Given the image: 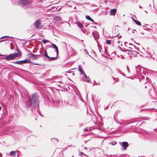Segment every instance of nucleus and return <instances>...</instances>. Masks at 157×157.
<instances>
[{
	"mask_svg": "<svg viewBox=\"0 0 157 157\" xmlns=\"http://www.w3.org/2000/svg\"><path fill=\"white\" fill-rule=\"evenodd\" d=\"M39 97L36 94H32L30 97L29 100L26 103L28 107H36L38 106Z\"/></svg>",
	"mask_w": 157,
	"mask_h": 157,
	"instance_id": "1",
	"label": "nucleus"
},
{
	"mask_svg": "<svg viewBox=\"0 0 157 157\" xmlns=\"http://www.w3.org/2000/svg\"><path fill=\"white\" fill-rule=\"evenodd\" d=\"M125 52L131 58L136 57L139 55L137 52L131 50H126Z\"/></svg>",
	"mask_w": 157,
	"mask_h": 157,
	"instance_id": "2",
	"label": "nucleus"
},
{
	"mask_svg": "<svg viewBox=\"0 0 157 157\" xmlns=\"http://www.w3.org/2000/svg\"><path fill=\"white\" fill-rule=\"evenodd\" d=\"M41 21L40 19L37 20L34 23V25L35 28L40 29L42 28L43 25L41 24Z\"/></svg>",
	"mask_w": 157,
	"mask_h": 157,
	"instance_id": "3",
	"label": "nucleus"
},
{
	"mask_svg": "<svg viewBox=\"0 0 157 157\" xmlns=\"http://www.w3.org/2000/svg\"><path fill=\"white\" fill-rule=\"evenodd\" d=\"M17 53H13L12 54H10L9 56L6 57L5 59L7 60H12L14 59L16 57H17Z\"/></svg>",
	"mask_w": 157,
	"mask_h": 157,
	"instance_id": "4",
	"label": "nucleus"
},
{
	"mask_svg": "<svg viewBox=\"0 0 157 157\" xmlns=\"http://www.w3.org/2000/svg\"><path fill=\"white\" fill-rule=\"evenodd\" d=\"M31 0H19L18 3L19 4L24 6L31 2Z\"/></svg>",
	"mask_w": 157,
	"mask_h": 157,
	"instance_id": "5",
	"label": "nucleus"
},
{
	"mask_svg": "<svg viewBox=\"0 0 157 157\" xmlns=\"http://www.w3.org/2000/svg\"><path fill=\"white\" fill-rule=\"evenodd\" d=\"M30 62L31 61L29 59H28L23 60L17 61L14 62V63L17 64H21L23 63H30Z\"/></svg>",
	"mask_w": 157,
	"mask_h": 157,
	"instance_id": "6",
	"label": "nucleus"
},
{
	"mask_svg": "<svg viewBox=\"0 0 157 157\" xmlns=\"http://www.w3.org/2000/svg\"><path fill=\"white\" fill-rule=\"evenodd\" d=\"M40 55H38V56H39ZM37 55H36L34 54H29L28 55V57L30 59H31L33 60H36L38 58L37 56Z\"/></svg>",
	"mask_w": 157,
	"mask_h": 157,
	"instance_id": "7",
	"label": "nucleus"
},
{
	"mask_svg": "<svg viewBox=\"0 0 157 157\" xmlns=\"http://www.w3.org/2000/svg\"><path fill=\"white\" fill-rule=\"evenodd\" d=\"M117 13V10L115 9H111L110 10V15L112 16H115Z\"/></svg>",
	"mask_w": 157,
	"mask_h": 157,
	"instance_id": "8",
	"label": "nucleus"
},
{
	"mask_svg": "<svg viewBox=\"0 0 157 157\" xmlns=\"http://www.w3.org/2000/svg\"><path fill=\"white\" fill-rule=\"evenodd\" d=\"M122 145L124 147V150L126 149L129 146L128 143L126 142H122Z\"/></svg>",
	"mask_w": 157,
	"mask_h": 157,
	"instance_id": "9",
	"label": "nucleus"
},
{
	"mask_svg": "<svg viewBox=\"0 0 157 157\" xmlns=\"http://www.w3.org/2000/svg\"><path fill=\"white\" fill-rule=\"evenodd\" d=\"M84 80L87 82H89L90 80V79L89 78V77H87V76L85 74V73H84Z\"/></svg>",
	"mask_w": 157,
	"mask_h": 157,
	"instance_id": "10",
	"label": "nucleus"
},
{
	"mask_svg": "<svg viewBox=\"0 0 157 157\" xmlns=\"http://www.w3.org/2000/svg\"><path fill=\"white\" fill-rule=\"evenodd\" d=\"M79 71L81 72V74H82L84 75V73H85L84 71L81 68L80 65H79L78 67Z\"/></svg>",
	"mask_w": 157,
	"mask_h": 157,
	"instance_id": "11",
	"label": "nucleus"
},
{
	"mask_svg": "<svg viewBox=\"0 0 157 157\" xmlns=\"http://www.w3.org/2000/svg\"><path fill=\"white\" fill-rule=\"evenodd\" d=\"M76 24L79 28H82L83 27V25L80 22L76 23Z\"/></svg>",
	"mask_w": 157,
	"mask_h": 157,
	"instance_id": "12",
	"label": "nucleus"
},
{
	"mask_svg": "<svg viewBox=\"0 0 157 157\" xmlns=\"http://www.w3.org/2000/svg\"><path fill=\"white\" fill-rule=\"evenodd\" d=\"M133 20L134 21V22L137 25H141V24L140 22L139 21H138L137 20H134L133 19Z\"/></svg>",
	"mask_w": 157,
	"mask_h": 157,
	"instance_id": "13",
	"label": "nucleus"
},
{
	"mask_svg": "<svg viewBox=\"0 0 157 157\" xmlns=\"http://www.w3.org/2000/svg\"><path fill=\"white\" fill-rule=\"evenodd\" d=\"M44 56L45 57H47V58H49V56H48L47 52L46 50H45L44 52Z\"/></svg>",
	"mask_w": 157,
	"mask_h": 157,
	"instance_id": "14",
	"label": "nucleus"
},
{
	"mask_svg": "<svg viewBox=\"0 0 157 157\" xmlns=\"http://www.w3.org/2000/svg\"><path fill=\"white\" fill-rule=\"evenodd\" d=\"M15 152L14 151H11L10 152V155H11L12 156H13V157H14L15 155Z\"/></svg>",
	"mask_w": 157,
	"mask_h": 157,
	"instance_id": "15",
	"label": "nucleus"
},
{
	"mask_svg": "<svg viewBox=\"0 0 157 157\" xmlns=\"http://www.w3.org/2000/svg\"><path fill=\"white\" fill-rule=\"evenodd\" d=\"M56 57H49V58H48V60L50 61H52L55 60L56 59Z\"/></svg>",
	"mask_w": 157,
	"mask_h": 157,
	"instance_id": "16",
	"label": "nucleus"
},
{
	"mask_svg": "<svg viewBox=\"0 0 157 157\" xmlns=\"http://www.w3.org/2000/svg\"><path fill=\"white\" fill-rule=\"evenodd\" d=\"M111 43V40H106V44H110Z\"/></svg>",
	"mask_w": 157,
	"mask_h": 157,
	"instance_id": "17",
	"label": "nucleus"
},
{
	"mask_svg": "<svg viewBox=\"0 0 157 157\" xmlns=\"http://www.w3.org/2000/svg\"><path fill=\"white\" fill-rule=\"evenodd\" d=\"M86 18L87 19L90 21L91 18L88 15H87L86 16Z\"/></svg>",
	"mask_w": 157,
	"mask_h": 157,
	"instance_id": "18",
	"label": "nucleus"
},
{
	"mask_svg": "<svg viewBox=\"0 0 157 157\" xmlns=\"http://www.w3.org/2000/svg\"><path fill=\"white\" fill-rule=\"evenodd\" d=\"M17 51H18V53L17 54V56H21V54H22V53H21V52H18V50H17Z\"/></svg>",
	"mask_w": 157,
	"mask_h": 157,
	"instance_id": "19",
	"label": "nucleus"
},
{
	"mask_svg": "<svg viewBox=\"0 0 157 157\" xmlns=\"http://www.w3.org/2000/svg\"><path fill=\"white\" fill-rule=\"evenodd\" d=\"M55 49L56 50V52L57 53V55H58L59 54V51L58 47H57L55 48Z\"/></svg>",
	"mask_w": 157,
	"mask_h": 157,
	"instance_id": "20",
	"label": "nucleus"
},
{
	"mask_svg": "<svg viewBox=\"0 0 157 157\" xmlns=\"http://www.w3.org/2000/svg\"><path fill=\"white\" fill-rule=\"evenodd\" d=\"M52 45L53 46V47L55 49L57 47L54 44H52Z\"/></svg>",
	"mask_w": 157,
	"mask_h": 157,
	"instance_id": "21",
	"label": "nucleus"
},
{
	"mask_svg": "<svg viewBox=\"0 0 157 157\" xmlns=\"http://www.w3.org/2000/svg\"><path fill=\"white\" fill-rule=\"evenodd\" d=\"M42 41L43 42V43H44V44H45L47 42H48V40H42Z\"/></svg>",
	"mask_w": 157,
	"mask_h": 157,
	"instance_id": "22",
	"label": "nucleus"
},
{
	"mask_svg": "<svg viewBox=\"0 0 157 157\" xmlns=\"http://www.w3.org/2000/svg\"><path fill=\"white\" fill-rule=\"evenodd\" d=\"M7 37H9V36H3V37H2L1 38V39L5 38Z\"/></svg>",
	"mask_w": 157,
	"mask_h": 157,
	"instance_id": "23",
	"label": "nucleus"
},
{
	"mask_svg": "<svg viewBox=\"0 0 157 157\" xmlns=\"http://www.w3.org/2000/svg\"><path fill=\"white\" fill-rule=\"evenodd\" d=\"M90 21H92L93 22H94V21L91 18Z\"/></svg>",
	"mask_w": 157,
	"mask_h": 157,
	"instance_id": "24",
	"label": "nucleus"
},
{
	"mask_svg": "<svg viewBox=\"0 0 157 157\" xmlns=\"http://www.w3.org/2000/svg\"><path fill=\"white\" fill-rule=\"evenodd\" d=\"M84 130L85 132L88 131V130L87 129H85Z\"/></svg>",
	"mask_w": 157,
	"mask_h": 157,
	"instance_id": "25",
	"label": "nucleus"
},
{
	"mask_svg": "<svg viewBox=\"0 0 157 157\" xmlns=\"http://www.w3.org/2000/svg\"><path fill=\"white\" fill-rule=\"evenodd\" d=\"M115 143L113 145H114V144H117V142H115Z\"/></svg>",
	"mask_w": 157,
	"mask_h": 157,
	"instance_id": "26",
	"label": "nucleus"
},
{
	"mask_svg": "<svg viewBox=\"0 0 157 157\" xmlns=\"http://www.w3.org/2000/svg\"><path fill=\"white\" fill-rule=\"evenodd\" d=\"M35 64V65H39L38 64H36V63H35V64Z\"/></svg>",
	"mask_w": 157,
	"mask_h": 157,
	"instance_id": "27",
	"label": "nucleus"
},
{
	"mask_svg": "<svg viewBox=\"0 0 157 157\" xmlns=\"http://www.w3.org/2000/svg\"><path fill=\"white\" fill-rule=\"evenodd\" d=\"M72 74L73 75H75V73H72Z\"/></svg>",
	"mask_w": 157,
	"mask_h": 157,
	"instance_id": "28",
	"label": "nucleus"
},
{
	"mask_svg": "<svg viewBox=\"0 0 157 157\" xmlns=\"http://www.w3.org/2000/svg\"><path fill=\"white\" fill-rule=\"evenodd\" d=\"M120 42V41H118L117 42V43H119Z\"/></svg>",
	"mask_w": 157,
	"mask_h": 157,
	"instance_id": "29",
	"label": "nucleus"
},
{
	"mask_svg": "<svg viewBox=\"0 0 157 157\" xmlns=\"http://www.w3.org/2000/svg\"><path fill=\"white\" fill-rule=\"evenodd\" d=\"M94 23H95V24H97L96 22H94Z\"/></svg>",
	"mask_w": 157,
	"mask_h": 157,
	"instance_id": "30",
	"label": "nucleus"
}]
</instances>
